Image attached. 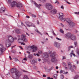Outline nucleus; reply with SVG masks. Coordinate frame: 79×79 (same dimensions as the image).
<instances>
[{"label":"nucleus","mask_w":79,"mask_h":79,"mask_svg":"<svg viewBox=\"0 0 79 79\" xmlns=\"http://www.w3.org/2000/svg\"><path fill=\"white\" fill-rule=\"evenodd\" d=\"M10 72L12 73L11 77L14 79H19L21 76V73L19 72L16 68H12L10 70Z\"/></svg>","instance_id":"nucleus-1"},{"label":"nucleus","mask_w":79,"mask_h":79,"mask_svg":"<svg viewBox=\"0 0 79 79\" xmlns=\"http://www.w3.org/2000/svg\"><path fill=\"white\" fill-rule=\"evenodd\" d=\"M7 39L6 41V46L7 48L11 46V44L14 41V39L11 35L7 36Z\"/></svg>","instance_id":"nucleus-2"},{"label":"nucleus","mask_w":79,"mask_h":79,"mask_svg":"<svg viewBox=\"0 0 79 79\" xmlns=\"http://www.w3.org/2000/svg\"><path fill=\"white\" fill-rule=\"evenodd\" d=\"M55 56H56V53L55 52L52 53L50 55V57L52 58L51 61L52 63H56L57 61V59Z\"/></svg>","instance_id":"nucleus-3"},{"label":"nucleus","mask_w":79,"mask_h":79,"mask_svg":"<svg viewBox=\"0 0 79 79\" xmlns=\"http://www.w3.org/2000/svg\"><path fill=\"white\" fill-rule=\"evenodd\" d=\"M45 7L49 10H51L52 9L53 6L50 3H47L46 4Z\"/></svg>","instance_id":"nucleus-4"},{"label":"nucleus","mask_w":79,"mask_h":79,"mask_svg":"<svg viewBox=\"0 0 79 79\" xmlns=\"http://www.w3.org/2000/svg\"><path fill=\"white\" fill-rule=\"evenodd\" d=\"M59 15H60L59 18L60 19L61 21H66V19L63 18V16H64V15H63V13H59Z\"/></svg>","instance_id":"nucleus-5"},{"label":"nucleus","mask_w":79,"mask_h":79,"mask_svg":"<svg viewBox=\"0 0 79 79\" xmlns=\"http://www.w3.org/2000/svg\"><path fill=\"white\" fill-rule=\"evenodd\" d=\"M31 48L33 49V50L32 51V52H35L37 50V47L34 45L31 46Z\"/></svg>","instance_id":"nucleus-6"},{"label":"nucleus","mask_w":79,"mask_h":79,"mask_svg":"<svg viewBox=\"0 0 79 79\" xmlns=\"http://www.w3.org/2000/svg\"><path fill=\"white\" fill-rule=\"evenodd\" d=\"M22 38V40H23V42H27V39L26 38V35H21Z\"/></svg>","instance_id":"nucleus-7"},{"label":"nucleus","mask_w":79,"mask_h":79,"mask_svg":"<svg viewBox=\"0 0 79 79\" xmlns=\"http://www.w3.org/2000/svg\"><path fill=\"white\" fill-rule=\"evenodd\" d=\"M28 27H31V26H33V27H35V25H33V24L32 23H31L30 22H27L26 23Z\"/></svg>","instance_id":"nucleus-8"},{"label":"nucleus","mask_w":79,"mask_h":79,"mask_svg":"<svg viewBox=\"0 0 79 79\" xmlns=\"http://www.w3.org/2000/svg\"><path fill=\"white\" fill-rule=\"evenodd\" d=\"M68 65L70 70H71V71H72V72L74 71V69H73V67H72V65H71V62H69L68 63Z\"/></svg>","instance_id":"nucleus-9"},{"label":"nucleus","mask_w":79,"mask_h":79,"mask_svg":"<svg viewBox=\"0 0 79 79\" xmlns=\"http://www.w3.org/2000/svg\"><path fill=\"white\" fill-rule=\"evenodd\" d=\"M72 35V34L71 33L68 32L65 34V36L67 39H70Z\"/></svg>","instance_id":"nucleus-10"},{"label":"nucleus","mask_w":79,"mask_h":79,"mask_svg":"<svg viewBox=\"0 0 79 79\" xmlns=\"http://www.w3.org/2000/svg\"><path fill=\"white\" fill-rule=\"evenodd\" d=\"M10 3L11 4V7H14V6H15L16 5V2L15 1H13V2H11V3Z\"/></svg>","instance_id":"nucleus-11"},{"label":"nucleus","mask_w":79,"mask_h":79,"mask_svg":"<svg viewBox=\"0 0 79 79\" xmlns=\"http://www.w3.org/2000/svg\"><path fill=\"white\" fill-rule=\"evenodd\" d=\"M70 39L72 40H76V37L74 35H72Z\"/></svg>","instance_id":"nucleus-12"},{"label":"nucleus","mask_w":79,"mask_h":79,"mask_svg":"<svg viewBox=\"0 0 79 79\" xmlns=\"http://www.w3.org/2000/svg\"><path fill=\"white\" fill-rule=\"evenodd\" d=\"M35 6L36 7H37V8H38L39 9H40V6H42V5L40 4L39 5L37 4V3L36 2L35 3H34Z\"/></svg>","instance_id":"nucleus-13"},{"label":"nucleus","mask_w":79,"mask_h":79,"mask_svg":"<svg viewBox=\"0 0 79 79\" xmlns=\"http://www.w3.org/2000/svg\"><path fill=\"white\" fill-rule=\"evenodd\" d=\"M56 12H57V10L56 9H54L50 11L52 15H55Z\"/></svg>","instance_id":"nucleus-14"},{"label":"nucleus","mask_w":79,"mask_h":79,"mask_svg":"<svg viewBox=\"0 0 79 79\" xmlns=\"http://www.w3.org/2000/svg\"><path fill=\"white\" fill-rule=\"evenodd\" d=\"M6 50V48H4L2 44L0 45V50L5 51Z\"/></svg>","instance_id":"nucleus-15"},{"label":"nucleus","mask_w":79,"mask_h":79,"mask_svg":"<svg viewBox=\"0 0 79 79\" xmlns=\"http://www.w3.org/2000/svg\"><path fill=\"white\" fill-rule=\"evenodd\" d=\"M16 6L17 8H21L23 6V5L21 3H18L16 4Z\"/></svg>","instance_id":"nucleus-16"},{"label":"nucleus","mask_w":79,"mask_h":79,"mask_svg":"<svg viewBox=\"0 0 79 79\" xmlns=\"http://www.w3.org/2000/svg\"><path fill=\"white\" fill-rule=\"evenodd\" d=\"M54 45L55 47H56L57 48H60V44L57 42H55L54 44Z\"/></svg>","instance_id":"nucleus-17"},{"label":"nucleus","mask_w":79,"mask_h":79,"mask_svg":"<svg viewBox=\"0 0 79 79\" xmlns=\"http://www.w3.org/2000/svg\"><path fill=\"white\" fill-rule=\"evenodd\" d=\"M15 32L17 34H21V30L19 29H16L15 30Z\"/></svg>","instance_id":"nucleus-18"},{"label":"nucleus","mask_w":79,"mask_h":79,"mask_svg":"<svg viewBox=\"0 0 79 79\" xmlns=\"http://www.w3.org/2000/svg\"><path fill=\"white\" fill-rule=\"evenodd\" d=\"M5 7H1V9H0V13H2V11L3 13L5 12Z\"/></svg>","instance_id":"nucleus-19"},{"label":"nucleus","mask_w":79,"mask_h":79,"mask_svg":"<svg viewBox=\"0 0 79 79\" xmlns=\"http://www.w3.org/2000/svg\"><path fill=\"white\" fill-rule=\"evenodd\" d=\"M69 24L72 27H73V26H75V24L72 21L70 22V23H69Z\"/></svg>","instance_id":"nucleus-20"},{"label":"nucleus","mask_w":79,"mask_h":79,"mask_svg":"<svg viewBox=\"0 0 79 79\" xmlns=\"http://www.w3.org/2000/svg\"><path fill=\"white\" fill-rule=\"evenodd\" d=\"M33 55L32 54H29L28 56V58H30V59H32L33 58Z\"/></svg>","instance_id":"nucleus-21"},{"label":"nucleus","mask_w":79,"mask_h":79,"mask_svg":"<svg viewBox=\"0 0 79 79\" xmlns=\"http://www.w3.org/2000/svg\"><path fill=\"white\" fill-rule=\"evenodd\" d=\"M49 57V56L48 55L47 53H46L44 55V58H47Z\"/></svg>","instance_id":"nucleus-22"},{"label":"nucleus","mask_w":79,"mask_h":79,"mask_svg":"<svg viewBox=\"0 0 79 79\" xmlns=\"http://www.w3.org/2000/svg\"><path fill=\"white\" fill-rule=\"evenodd\" d=\"M30 62L32 64H34V63H37V61H35L34 60H32L30 61Z\"/></svg>","instance_id":"nucleus-23"},{"label":"nucleus","mask_w":79,"mask_h":79,"mask_svg":"<svg viewBox=\"0 0 79 79\" xmlns=\"http://www.w3.org/2000/svg\"><path fill=\"white\" fill-rule=\"evenodd\" d=\"M71 48H74V47H73V46H70L68 47V52H69V50H71Z\"/></svg>","instance_id":"nucleus-24"},{"label":"nucleus","mask_w":79,"mask_h":79,"mask_svg":"<svg viewBox=\"0 0 79 79\" xmlns=\"http://www.w3.org/2000/svg\"><path fill=\"white\" fill-rule=\"evenodd\" d=\"M22 40H23V39L22 38H20L18 39V42L19 43H21V42H22Z\"/></svg>","instance_id":"nucleus-25"},{"label":"nucleus","mask_w":79,"mask_h":79,"mask_svg":"<svg viewBox=\"0 0 79 79\" xmlns=\"http://www.w3.org/2000/svg\"><path fill=\"white\" fill-rule=\"evenodd\" d=\"M74 79H79V76L77 75L74 77Z\"/></svg>","instance_id":"nucleus-26"},{"label":"nucleus","mask_w":79,"mask_h":79,"mask_svg":"<svg viewBox=\"0 0 79 79\" xmlns=\"http://www.w3.org/2000/svg\"><path fill=\"white\" fill-rule=\"evenodd\" d=\"M66 21L69 24L70 22H71V21L70 20L69 18H67L66 20Z\"/></svg>","instance_id":"nucleus-27"},{"label":"nucleus","mask_w":79,"mask_h":79,"mask_svg":"<svg viewBox=\"0 0 79 79\" xmlns=\"http://www.w3.org/2000/svg\"><path fill=\"white\" fill-rule=\"evenodd\" d=\"M76 52L77 53L78 55L79 56V49L78 48H77V50H76Z\"/></svg>","instance_id":"nucleus-28"},{"label":"nucleus","mask_w":79,"mask_h":79,"mask_svg":"<svg viewBox=\"0 0 79 79\" xmlns=\"http://www.w3.org/2000/svg\"><path fill=\"white\" fill-rule=\"evenodd\" d=\"M35 31L36 32H37V33H38V34H41V33H40V31H39L37 29H35Z\"/></svg>","instance_id":"nucleus-29"},{"label":"nucleus","mask_w":79,"mask_h":79,"mask_svg":"<svg viewBox=\"0 0 79 79\" xmlns=\"http://www.w3.org/2000/svg\"><path fill=\"white\" fill-rule=\"evenodd\" d=\"M26 60H27V59H26V58H23V60H22V62L23 63H25V61H26Z\"/></svg>","instance_id":"nucleus-30"},{"label":"nucleus","mask_w":79,"mask_h":79,"mask_svg":"<svg viewBox=\"0 0 79 79\" xmlns=\"http://www.w3.org/2000/svg\"><path fill=\"white\" fill-rule=\"evenodd\" d=\"M53 77L55 79H56V77H57V75L56 74H54L53 75Z\"/></svg>","instance_id":"nucleus-31"},{"label":"nucleus","mask_w":79,"mask_h":79,"mask_svg":"<svg viewBox=\"0 0 79 79\" xmlns=\"http://www.w3.org/2000/svg\"><path fill=\"white\" fill-rule=\"evenodd\" d=\"M62 65L64 67H66V64L64 62H63L62 63Z\"/></svg>","instance_id":"nucleus-32"},{"label":"nucleus","mask_w":79,"mask_h":79,"mask_svg":"<svg viewBox=\"0 0 79 79\" xmlns=\"http://www.w3.org/2000/svg\"><path fill=\"white\" fill-rule=\"evenodd\" d=\"M23 79H29V78L27 77V76L26 75H25L24 77L23 78Z\"/></svg>","instance_id":"nucleus-33"},{"label":"nucleus","mask_w":79,"mask_h":79,"mask_svg":"<svg viewBox=\"0 0 79 79\" xmlns=\"http://www.w3.org/2000/svg\"><path fill=\"white\" fill-rule=\"evenodd\" d=\"M74 45H75V47H77V42L75 41L74 42Z\"/></svg>","instance_id":"nucleus-34"},{"label":"nucleus","mask_w":79,"mask_h":79,"mask_svg":"<svg viewBox=\"0 0 79 79\" xmlns=\"http://www.w3.org/2000/svg\"><path fill=\"white\" fill-rule=\"evenodd\" d=\"M4 51H3L2 50H0V55H2V54H3V52Z\"/></svg>","instance_id":"nucleus-35"},{"label":"nucleus","mask_w":79,"mask_h":79,"mask_svg":"<svg viewBox=\"0 0 79 79\" xmlns=\"http://www.w3.org/2000/svg\"><path fill=\"white\" fill-rule=\"evenodd\" d=\"M60 77L61 79H63L64 78V76L63 75H60Z\"/></svg>","instance_id":"nucleus-36"},{"label":"nucleus","mask_w":79,"mask_h":79,"mask_svg":"<svg viewBox=\"0 0 79 79\" xmlns=\"http://www.w3.org/2000/svg\"><path fill=\"white\" fill-rule=\"evenodd\" d=\"M60 31L61 33H63V32H64V31H63V30H62V29H60Z\"/></svg>","instance_id":"nucleus-37"},{"label":"nucleus","mask_w":79,"mask_h":79,"mask_svg":"<svg viewBox=\"0 0 79 79\" xmlns=\"http://www.w3.org/2000/svg\"><path fill=\"white\" fill-rule=\"evenodd\" d=\"M60 74H61V73H63V74H64V72H63V70H61L60 71Z\"/></svg>","instance_id":"nucleus-38"},{"label":"nucleus","mask_w":79,"mask_h":79,"mask_svg":"<svg viewBox=\"0 0 79 79\" xmlns=\"http://www.w3.org/2000/svg\"><path fill=\"white\" fill-rule=\"evenodd\" d=\"M39 54L40 55V54H42V51H39L38 52Z\"/></svg>","instance_id":"nucleus-39"},{"label":"nucleus","mask_w":79,"mask_h":79,"mask_svg":"<svg viewBox=\"0 0 79 79\" xmlns=\"http://www.w3.org/2000/svg\"><path fill=\"white\" fill-rule=\"evenodd\" d=\"M31 16H32V17H33V18H36V16L35 15H31Z\"/></svg>","instance_id":"nucleus-40"},{"label":"nucleus","mask_w":79,"mask_h":79,"mask_svg":"<svg viewBox=\"0 0 79 79\" xmlns=\"http://www.w3.org/2000/svg\"><path fill=\"white\" fill-rule=\"evenodd\" d=\"M14 60L15 61H19V60H18L17 58H15Z\"/></svg>","instance_id":"nucleus-41"},{"label":"nucleus","mask_w":79,"mask_h":79,"mask_svg":"<svg viewBox=\"0 0 79 79\" xmlns=\"http://www.w3.org/2000/svg\"><path fill=\"white\" fill-rule=\"evenodd\" d=\"M7 2L8 1V3H11V0H6Z\"/></svg>","instance_id":"nucleus-42"},{"label":"nucleus","mask_w":79,"mask_h":79,"mask_svg":"<svg viewBox=\"0 0 79 79\" xmlns=\"http://www.w3.org/2000/svg\"><path fill=\"white\" fill-rule=\"evenodd\" d=\"M65 1L67 3H68V4H69V5H71V3L69 2H68L67 1V0H65Z\"/></svg>","instance_id":"nucleus-43"},{"label":"nucleus","mask_w":79,"mask_h":79,"mask_svg":"<svg viewBox=\"0 0 79 79\" xmlns=\"http://www.w3.org/2000/svg\"><path fill=\"white\" fill-rule=\"evenodd\" d=\"M53 69V67H51V68L49 69H48V70H52Z\"/></svg>","instance_id":"nucleus-44"},{"label":"nucleus","mask_w":79,"mask_h":79,"mask_svg":"<svg viewBox=\"0 0 79 79\" xmlns=\"http://www.w3.org/2000/svg\"><path fill=\"white\" fill-rule=\"evenodd\" d=\"M75 14H76V15H79V12H75L74 13Z\"/></svg>","instance_id":"nucleus-45"},{"label":"nucleus","mask_w":79,"mask_h":79,"mask_svg":"<svg viewBox=\"0 0 79 79\" xmlns=\"http://www.w3.org/2000/svg\"><path fill=\"white\" fill-rule=\"evenodd\" d=\"M56 39H57V40H61V39H59V38H58V37H56Z\"/></svg>","instance_id":"nucleus-46"},{"label":"nucleus","mask_w":79,"mask_h":79,"mask_svg":"<svg viewBox=\"0 0 79 79\" xmlns=\"http://www.w3.org/2000/svg\"><path fill=\"white\" fill-rule=\"evenodd\" d=\"M21 45H26V44H25V43H21Z\"/></svg>","instance_id":"nucleus-47"},{"label":"nucleus","mask_w":79,"mask_h":79,"mask_svg":"<svg viewBox=\"0 0 79 79\" xmlns=\"http://www.w3.org/2000/svg\"><path fill=\"white\" fill-rule=\"evenodd\" d=\"M73 55V53H70V55L71 56V57H72L73 55Z\"/></svg>","instance_id":"nucleus-48"},{"label":"nucleus","mask_w":79,"mask_h":79,"mask_svg":"<svg viewBox=\"0 0 79 79\" xmlns=\"http://www.w3.org/2000/svg\"><path fill=\"white\" fill-rule=\"evenodd\" d=\"M46 1H47V0H43V3H45V2H46Z\"/></svg>","instance_id":"nucleus-49"},{"label":"nucleus","mask_w":79,"mask_h":79,"mask_svg":"<svg viewBox=\"0 0 79 79\" xmlns=\"http://www.w3.org/2000/svg\"><path fill=\"white\" fill-rule=\"evenodd\" d=\"M73 68H74L75 69H76V66H75V65H73Z\"/></svg>","instance_id":"nucleus-50"},{"label":"nucleus","mask_w":79,"mask_h":79,"mask_svg":"<svg viewBox=\"0 0 79 79\" xmlns=\"http://www.w3.org/2000/svg\"><path fill=\"white\" fill-rule=\"evenodd\" d=\"M61 8H62V9H64V7H63V6H61Z\"/></svg>","instance_id":"nucleus-51"},{"label":"nucleus","mask_w":79,"mask_h":79,"mask_svg":"<svg viewBox=\"0 0 79 79\" xmlns=\"http://www.w3.org/2000/svg\"><path fill=\"white\" fill-rule=\"evenodd\" d=\"M56 2H55V3H57V4H58L59 3V2L57 1V0H56Z\"/></svg>","instance_id":"nucleus-52"},{"label":"nucleus","mask_w":79,"mask_h":79,"mask_svg":"<svg viewBox=\"0 0 79 79\" xmlns=\"http://www.w3.org/2000/svg\"><path fill=\"white\" fill-rule=\"evenodd\" d=\"M26 18H30V17H29V16L27 15V16H26Z\"/></svg>","instance_id":"nucleus-53"},{"label":"nucleus","mask_w":79,"mask_h":79,"mask_svg":"<svg viewBox=\"0 0 79 79\" xmlns=\"http://www.w3.org/2000/svg\"><path fill=\"white\" fill-rule=\"evenodd\" d=\"M64 59H66V57L65 56H63V59L64 60Z\"/></svg>","instance_id":"nucleus-54"},{"label":"nucleus","mask_w":79,"mask_h":79,"mask_svg":"<svg viewBox=\"0 0 79 79\" xmlns=\"http://www.w3.org/2000/svg\"><path fill=\"white\" fill-rule=\"evenodd\" d=\"M23 72H24V73H26V72H27V71H26L25 70H23Z\"/></svg>","instance_id":"nucleus-55"},{"label":"nucleus","mask_w":79,"mask_h":79,"mask_svg":"<svg viewBox=\"0 0 79 79\" xmlns=\"http://www.w3.org/2000/svg\"><path fill=\"white\" fill-rule=\"evenodd\" d=\"M72 55H73L74 56H76V55H75V54L72 53Z\"/></svg>","instance_id":"nucleus-56"},{"label":"nucleus","mask_w":79,"mask_h":79,"mask_svg":"<svg viewBox=\"0 0 79 79\" xmlns=\"http://www.w3.org/2000/svg\"><path fill=\"white\" fill-rule=\"evenodd\" d=\"M53 34L54 35H56V34L54 32V31L53 32Z\"/></svg>","instance_id":"nucleus-57"},{"label":"nucleus","mask_w":79,"mask_h":79,"mask_svg":"<svg viewBox=\"0 0 79 79\" xmlns=\"http://www.w3.org/2000/svg\"><path fill=\"white\" fill-rule=\"evenodd\" d=\"M43 77H46V75H45V74H44L43 75Z\"/></svg>","instance_id":"nucleus-58"},{"label":"nucleus","mask_w":79,"mask_h":79,"mask_svg":"<svg viewBox=\"0 0 79 79\" xmlns=\"http://www.w3.org/2000/svg\"><path fill=\"white\" fill-rule=\"evenodd\" d=\"M37 23L38 24H39V20H37Z\"/></svg>","instance_id":"nucleus-59"},{"label":"nucleus","mask_w":79,"mask_h":79,"mask_svg":"<svg viewBox=\"0 0 79 79\" xmlns=\"http://www.w3.org/2000/svg\"><path fill=\"white\" fill-rule=\"evenodd\" d=\"M27 53H28V54H30V52L29 51H27Z\"/></svg>","instance_id":"nucleus-60"},{"label":"nucleus","mask_w":79,"mask_h":79,"mask_svg":"<svg viewBox=\"0 0 79 79\" xmlns=\"http://www.w3.org/2000/svg\"><path fill=\"white\" fill-rule=\"evenodd\" d=\"M19 47L21 48V49H22L23 50V48H22V47L21 46H19Z\"/></svg>","instance_id":"nucleus-61"},{"label":"nucleus","mask_w":79,"mask_h":79,"mask_svg":"<svg viewBox=\"0 0 79 79\" xmlns=\"http://www.w3.org/2000/svg\"><path fill=\"white\" fill-rule=\"evenodd\" d=\"M29 13L30 15H31V16L32 15L31 12H29Z\"/></svg>","instance_id":"nucleus-62"},{"label":"nucleus","mask_w":79,"mask_h":79,"mask_svg":"<svg viewBox=\"0 0 79 79\" xmlns=\"http://www.w3.org/2000/svg\"><path fill=\"white\" fill-rule=\"evenodd\" d=\"M48 79H51L50 77H47Z\"/></svg>","instance_id":"nucleus-63"},{"label":"nucleus","mask_w":79,"mask_h":79,"mask_svg":"<svg viewBox=\"0 0 79 79\" xmlns=\"http://www.w3.org/2000/svg\"><path fill=\"white\" fill-rule=\"evenodd\" d=\"M36 55L37 56H40L38 54H36Z\"/></svg>","instance_id":"nucleus-64"}]
</instances>
